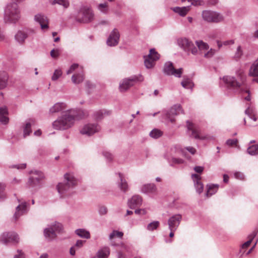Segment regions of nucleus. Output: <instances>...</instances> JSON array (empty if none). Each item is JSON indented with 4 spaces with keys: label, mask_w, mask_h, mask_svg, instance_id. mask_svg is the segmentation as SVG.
Wrapping results in <instances>:
<instances>
[{
    "label": "nucleus",
    "mask_w": 258,
    "mask_h": 258,
    "mask_svg": "<svg viewBox=\"0 0 258 258\" xmlns=\"http://www.w3.org/2000/svg\"><path fill=\"white\" fill-rule=\"evenodd\" d=\"M77 116V112L75 109L63 111L61 116L53 122L52 126L56 130H67L74 125Z\"/></svg>",
    "instance_id": "obj_1"
},
{
    "label": "nucleus",
    "mask_w": 258,
    "mask_h": 258,
    "mask_svg": "<svg viewBox=\"0 0 258 258\" xmlns=\"http://www.w3.org/2000/svg\"><path fill=\"white\" fill-rule=\"evenodd\" d=\"M64 182L59 183L57 185V189L59 194L64 197L69 195L68 192L77 184V180L73 175L66 173L64 175Z\"/></svg>",
    "instance_id": "obj_2"
},
{
    "label": "nucleus",
    "mask_w": 258,
    "mask_h": 258,
    "mask_svg": "<svg viewBox=\"0 0 258 258\" xmlns=\"http://www.w3.org/2000/svg\"><path fill=\"white\" fill-rule=\"evenodd\" d=\"M20 18V11L17 4L11 3L8 4L5 10V21L15 23Z\"/></svg>",
    "instance_id": "obj_3"
},
{
    "label": "nucleus",
    "mask_w": 258,
    "mask_h": 258,
    "mask_svg": "<svg viewBox=\"0 0 258 258\" xmlns=\"http://www.w3.org/2000/svg\"><path fill=\"white\" fill-rule=\"evenodd\" d=\"M223 81L226 87L232 90L234 93L242 92L243 87L245 85L243 81L241 83L238 82L235 77L229 76L223 77Z\"/></svg>",
    "instance_id": "obj_4"
},
{
    "label": "nucleus",
    "mask_w": 258,
    "mask_h": 258,
    "mask_svg": "<svg viewBox=\"0 0 258 258\" xmlns=\"http://www.w3.org/2000/svg\"><path fill=\"white\" fill-rule=\"evenodd\" d=\"M94 19V14L92 10L87 7H82L77 15L76 20L78 22L88 23L92 22Z\"/></svg>",
    "instance_id": "obj_5"
},
{
    "label": "nucleus",
    "mask_w": 258,
    "mask_h": 258,
    "mask_svg": "<svg viewBox=\"0 0 258 258\" xmlns=\"http://www.w3.org/2000/svg\"><path fill=\"white\" fill-rule=\"evenodd\" d=\"M202 18L205 21L210 23H219L224 20V17L221 14L209 10L202 12Z\"/></svg>",
    "instance_id": "obj_6"
},
{
    "label": "nucleus",
    "mask_w": 258,
    "mask_h": 258,
    "mask_svg": "<svg viewBox=\"0 0 258 258\" xmlns=\"http://www.w3.org/2000/svg\"><path fill=\"white\" fill-rule=\"evenodd\" d=\"M19 240L18 234L14 231L4 232L0 236V241L5 245L10 243L17 244Z\"/></svg>",
    "instance_id": "obj_7"
},
{
    "label": "nucleus",
    "mask_w": 258,
    "mask_h": 258,
    "mask_svg": "<svg viewBox=\"0 0 258 258\" xmlns=\"http://www.w3.org/2000/svg\"><path fill=\"white\" fill-rule=\"evenodd\" d=\"M178 45L185 51L196 55L198 53V48L195 46L193 42L186 38H180L178 40Z\"/></svg>",
    "instance_id": "obj_8"
},
{
    "label": "nucleus",
    "mask_w": 258,
    "mask_h": 258,
    "mask_svg": "<svg viewBox=\"0 0 258 258\" xmlns=\"http://www.w3.org/2000/svg\"><path fill=\"white\" fill-rule=\"evenodd\" d=\"M100 130L101 127L97 123H89L84 125L80 130V133L82 135L91 136L99 132Z\"/></svg>",
    "instance_id": "obj_9"
},
{
    "label": "nucleus",
    "mask_w": 258,
    "mask_h": 258,
    "mask_svg": "<svg viewBox=\"0 0 258 258\" xmlns=\"http://www.w3.org/2000/svg\"><path fill=\"white\" fill-rule=\"evenodd\" d=\"M182 72V68L175 69L173 63L171 62H167L164 64L163 73L166 75H173L176 77L180 78Z\"/></svg>",
    "instance_id": "obj_10"
},
{
    "label": "nucleus",
    "mask_w": 258,
    "mask_h": 258,
    "mask_svg": "<svg viewBox=\"0 0 258 258\" xmlns=\"http://www.w3.org/2000/svg\"><path fill=\"white\" fill-rule=\"evenodd\" d=\"M33 173V175L29 178L28 184L31 187L39 186L44 178V174L39 171H35Z\"/></svg>",
    "instance_id": "obj_11"
},
{
    "label": "nucleus",
    "mask_w": 258,
    "mask_h": 258,
    "mask_svg": "<svg viewBox=\"0 0 258 258\" xmlns=\"http://www.w3.org/2000/svg\"><path fill=\"white\" fill-rule=\"evenodd\" d=\"M180 113H183V110L180 104H175L166 113V117L171 122H174L175 119L173 117Z\"/></svg>",
    "instance_id": "obj_12"
},
{
    "label": "nucleus",
    "mask_w": 258,
    "mask_h": 258,
    "mask_svg": "<svg viewBox=\"0 0 258 258\" xmlns=\"http://www.w3.org/2000/svg\"><path fill=\"white\" fill-rule=\"evenodd\" d=\"M138 78L135 76L123 79L119 84V89L120 92H125L133 86L137 82Z\"/></svg>",
    "instance_id": "obj_13"
},
{
    "label": "nucleus",
    "mask_w": 258,
    "mask_h": 258,
    "mask_svg": "<svg viewBox=\"0 0 258 258\" xmlns=\"http://www.w3.org/2000/svg\"><path fill=\"white\" fill-rule=\"evenodd\" d=\"M120 34L118 30L114 28L109 35L107 40V44L110 46H114L118 44Z\"/></svg>",
    "instance_id": "obj_14"
},
{
    "label": "nucleus",
    "mask_w": 258,
    "mask_h": 258,
    "mask_svg": "<svg viewBox=\"0 0 258 258\" xmlns=\"http://www.w3.org/2000/svg\"><path fill=\"white\" fill-rule=\"evenodd\" d=\"M28 212L27 203L23 202L20 203L16 208V212L14 214L13 218L17 220L20 216L26 214Z\"/></svg>",
    "instance_id": "obj_15"
},
{
    "label": "nucleus",
    "mask_w": 258,
    "mask_h": 258,
    "mask_svg": "<svg viewBox=\"0 0 258 258\" xmlns=\"http://www.w3.org/2000/svg\"><path fill=\"white\" fill-rule=\"evenodd\" d=\"M34 20L40 24L42 29L48 28V20L45 15L37 14L34 17Z\"/></svg>",
    "instance_id": "obj_16"
},
{
    "label": "nucleus",
    "mask_w": 258,
    "mask_h": 258,
    "mask_svg": "<svg viewBox=\"0 0 258 258\" xmlns=\"http://www.w3.org/2000/svg\"><path fill=\"white\" fill-rule=\"evenodd\" d=\"M142 198L139 195H134L128 200L127 205L131 209H135L142 205Z\"/></svg>",
    "instance_id": "obj_17"
},
{
    "label": "nucleus",
    "mask_w": 258,
    "mask_h": 258,
    "mask_svg": "<svg viewBox=\"0 0 258 258\" xmlns=\"http://www.w3.org/2000/svg\"><path fill=\"white\" fill-rule=\"evenodd\" d=\"M141 192L144 194L156 195L157 194L156 186L153 183L146 184L141 188Z\"/></svg>",
    "instance_id": "obj_18"
},
{
    "label": "nucleus",
    "mask_w": 258,
    "mask_h": 258,
    "mask_svg": "<svg viewBox=\"0 0 258 258\" xmlns=\"http://www.w3.org/2000/svg\"><path fill=\"white\" fill-rule=\"evenodd\" d=\"M56 227H48L44 230V235L48 241H51L56 237Z\"/></svg>",
    "instance_id": "obj_19"
},
{
    "label": "nucleus",
    "mask_w": 258,
    "mask_h": 258,
    "mask_svg": "<svg viewBox=\"0 0 258 258\" xmlns=\"http://www.w3.org/2000/svg\"><path fill=\"white\" fill-rule=\"evenodd\" d=\"M191 176L193 180L194 181L195 186L197 191L199 194L202 193L203 191L204 185L200 181L201 177L197 174H192Z\"/></svg>",
    "instance_id": "obj_20"
},
{
    "label": "nucleus",
    "mask_w": 258,
    "mask_h": 258,
    "mask_svg": "<svg viewBox=\"0 0 258 258\" xmlns=\"http://www.w3.org/2000/svg\"><path fill=\"white\" fill-rule=\"evenodd\" d=\"M28 37V34L24 31L19 30L15 35L16 41L20 44H23L26 39Z\"/></svg>",
    "instance_id": "obj_21"
},
{
    "label": "nucleus",
    "mask_w": 258,
    "mask_h": 258,
    "mask_svg": "<svg viewBox=\"0 0 258 258\" xmlns=\"http://www.w3.org/2000/svg\"><path fill=\"white\" fill-rule=\"evenodd\" d=\"M8 110L6 106L0 107V122L4 124L8 123L9 119L8 117Z\"/></svg>",
    "instance_id": "obj_22"
},
{
    "label": "nucleus",
    "mask_w": 258,
    "mask_h": 258,
    "mask_svg": "<svg viewBox=\"0 0 258 258\" xmlns=\"http://www.w3.org/2000/svg\"><path fill=\"white\" fill-rule=\"evenodd\" d=\"M67 108V105L63 102H58L55 103L49 109V112L54 113L61 111Z\"/></svg>",
    "instance_id": "obj_23"
},
{
    "label": "nucleus",
    "mask_w": 258,
    "mask_h": 258,
    "mask_svg": "<svg viewBox=\"0 0 258 258\" xmlns=\"http://www.w3.org/2000/svg\"><path fill=\"white\" fill-rule=\"evenodd\" d=\"M182 219V216L181 215L177 214L172 216L170 217L168 221L169 226H178Z\"/></svg>",
    "instance_id": "obj_24"
},
{
    "label": "nucleus",
    "mask_w": 258,
    "mask_h": 258,
    "mask_svg": "<svg viewBox=\"0 0 258 258\" xmlns=\"http://www.w3.org/2000/svg\"><path fill=\"white\" fill-rule=\"evenodd\" d=\"M173 12L178 14L180 16H185L190 10V6L179 7H176L172 8Z\"/></svg>",
    "instance_id": "obj_25"
},
{
    "label": "nucleus",
    "mask_w": 258,
    "mask_h": 258,
    "mask_svg": "<svg viewBox=\"0 0 258 258\" xmlns=\"http://www.w3.org/2000/svg\"><path fill=\"white\" fill-rule=\"evenodd\" d=\"M186 125L188 130L191 131V135L194 138L196 139L203 140L204 139L203 137H201L198 134V132L194 128V124L189 120L186 121Z\"/></svg>",
    "instance_id": "obj_26"
},
{
    "label": "nucleus",
    "mask_w": 258,
    "mask_h": 258,
    "mask_svg": "<svg viewBox=\"0 0 258 258\" xmlns=\"http://www.w3.org/2000/svg\"><path fill=\"white\" fill-rule=\"evenodd\" d=\"M8 74L4 71H0V90L4 89L7 84Z\"/></svg>",
    "instance_id": "obj_27"
},
{
    "label": "nucleus",
    "mask_w": 258,
    "mask_h": 258,
    "mask_svg": "<svg viewBox=\"0 0 258 258\" xmlns=\"http://www.w3.org/2000/svg\"><path fill=\"white\" fill-rule=\"evenodd\" d=\"M207 190L206 192V196L207 197H210L217 191L219 188V185L214 184H208L207 185Z\"/></svg>",
    "instance_id": "obj_28"
},
{
    "label": "nucleus",
    "mask_w": 258,
    "mask_h": 258,
    "mask_svg": "<svg viewBox=\"0 0 258 258\" xmlns=\"http://www.w3.org/2000/svg\"><path fill=\"white\" fill-rule=\"evenodd\" d=\"M111 113L110 111H106L105 110H100L96 111L94 113V117L97 120H100L102 119L105 115H108Z\"/></svg>",
    "instance_id": "obj_29"
},
{
    "label": "nucleus",
    "mask_w": 258,
    "mask_h": 258,
    "mask_svg": "<svg viewBox=\"0 0 258 258\" xmlns=\"http://www.w3.org/2000/svg\"><path fill=\"white\" fill-rule=\"evenodd\" d=\"M84 80V74L83 73H78L74 74L72 77V80L73 83L75 84H80Z\"/></svg>",
    "instance_id": "obj_30"
},
{
    "label": "nucleus",
    "mask_w": 258,
    "mask_h": 258,
    "mask_svg": "<svg viewBox=\"0 0 258 258\" xmlns=\"http://www.w3.org/2000/svg\"><path fill=\"white\" fill-rule=\"evenodd\" d=\"M109 254V248L108 247H104L98 250L97 256L98 258H107Z\"/></svg>",
    "instance_id": "obj_31"
},
{
    "label": "nucleus",
    "mask_w": 258,
    "mask_h": 258,
    "mask_svg": "<svg viewBox=\"0 0 258 258\" xmlns=\"http://www.w3.org/2000/svg\"><path fill=\"white\" fill-rule=\"evenodd\" d=\"M118 175L120 180V183L119 184V187L123 192H126L128 189L127 183L126 181L123 179L122 175L120 173H118Z\"/></svg>",
    "instance_id": "obj_32"
},
{
    "label": "nucleus",
    "mask_w": 258,
    "mask_h": 258,
    "mask_svg": "<svg viewBox=\"0 0 258 258\" xmlns=\"http://www.w3.org/2000/svg\"><path fill=\"white\" fill-rule=\"evenodd\" d=\"M249 75L258 76V58L251 66L249 70Z\"/></svg>",
    "instance_id": "obj_33"
},
{
    "label": "nucleus",
    "mask_w": 258,
    "mask_h": 258,
    "mask_svg": "<svg viewBox=\"0 0 258 258\" xmlns=\"http://www.w3.org/2000/svg\"><path fill=\"white\" fill-rule=\"evenodd\" d=\"M77 235L82 238L88 239L90 238V233L84 229H78L75 231Z\"/></svg>",
    "instance_id": "obj_34"
},
{
    "label": "nucleus",
    "mask_w": 258,
    "mask_h": 258,
    "mask_svg": "<svg viewBox=\"0 0 258 258\" xmlns=\"http://www.w3.org/2000/svg\"><path fill=\"white\" fill-rule=\"evenodd\" d=\"M247 153L251 156L258 155V145H252L247 149Z\"/></svg>",
    "instance_id": "obj_35"
},
{
    "label": "nucleus",
    "mask_w": 258,
    "mask_h": 258,
    "mask_svg": "<svg viewBox=\"0 0 258 258\" xmlns=\"http://www.w3.org/2000/svg\"><path fill=\"white\" fill-rule=\"evenodd\" d=\"M181 85L185 89L192 88L194 86L191 80L189 78H185V77H184L183 80L181 83Z\"/></svg>",
    "instance_id": "obj_36"
},
{
    "label": "nucleus",
    "mask_w": 258,
    "mask_h": 258,
    "mask_svg": "<svg viewBox=\"0 0 258 258\" xmlns=\"http://www.w3.org/2000/svg\"><path fill=\"white\" fill-rule=\"evenodd\" d=\"M148 57L155 61L159 59L160 54L156 51L155 49L152 48L150 50Z\"/></svg>",
    "instance_id": "obj_37"
},
{
    "label": "nucleus",
    "mask_w": 258,
    "mask_h": 258,
    "mask_svg": "<svg viewBox=\"0 0 258 258\" xmlns=\"http://www.w3.org/2000/svg\"><path fill=\"white\" fill-rule=\"evenodd\" d=\"M196 43L200 50H207L209 48V45L202 40L196 41Z\"/></svg>",
    "instance_id": "obj_38"
},
{
    "label": "nucleus",
    "mask_w": 258,
    "mask_h": 258,
    "mask_svg": "<svg viewBox=\"0 0 258 258\" xmlns=\"http://www.w3.org/2000/svg\"><path fill=\"white\" fill-rule=\"evenodd\" d=\"M162 132L158 129H154L150 133V136L154 139L159 138L162 136Z\"/></svg>",
    "instance_id": "obj_39"
},
{
    "label": "nucleus",
    "mask_w": 258,
    "mask_h": 258,
    "mask_svg": "<svg viewBox=\"0 0 258 258\" xmlns=\"http://www.w3.org/2000/svg\"><path fill=\"white\" fill-rule=\"evenodd\" d=\"M31 122H27L26 123V125L24 128V137H26L27 136H29L30 133L32 132V130L31 128Z\"/></svg>",
    "instance_id": "obj_40"
},
{
    "label": "nucleus",
    "mask_w": 258,
    "mask_h": 258,
    "mask_svg": "<svg viewBox=\"0 0 258 258\" xmlns=\"http://www.w3.org/2000/svg\"><path fill=\"white\" fill-rule=\"evenodd\" d=\"M145 66L147 69H151L155 65V61L148 57V55L145 58Z\"/></svg>",
    "instance_id": "obj_41"
},
{
    "label": "nucleus",
    "mask_w": 258,
    "mask_h": 258,
    "mask_svg": "<svg viewBox=\"0 0 258 258\" xmlns=\"http://www.w3.org/2000/svg\"><path fill=\"white\" fill-rule=\"evenodd\" d=\"M123 235V233L122 232L118 231L116 230H113L110 234L109 238L110 239H112L115 237L121 238H122Z\"/></svg>",
    "instance_id": "obj_42"
},
{
    "label": "nucleus",
    "mask_w": 258,
    "mask_h": 258,
    "mask_svg": "<svg viewBox=\"0 0 258 258\" xmlns=\"http://www.w3.org/2000/svg\"><path fill=\"white\" fill-rule=\"evenodd\" d=\"M243 53V50L242 49L241 46L239 45L236 48L234 57L236 59H239L242 56Z\"/></svg>",
    "instance_id": "obj_43"
},
{
    "label": "nucleus",
    "mask_w": 258,
    "mask_h": 258,
    "mask_svg": "<svg viewBox=\"0 0 258 258\" xmlns=\"http://www.w3.org/2000/svg\"><path fill=\"white\" fill-rule=\"evenodd\" d=\"M98 9L102 13L106 14L108 12V6L107 3L100 4L98 6Z\"/></svg>",
    "instance_id": "obj_44"
},
{
    "label": "nucleus",
    "mask_w": 258,
    "mask_h": 258,
    "mask_svg": "<svg viewBox=\"0 0 258 258\" xmlns=\"http://www.w3.org/2000/svg\"><path fill=\"white\" fill-rule=\"evenodd\" d=\"M251 242L252 241H251V240H248V241H247L246 242H244V243H243L241 245L240 249L239 250V253H241L240 255V257H242V256H243V255L244 254V251H242V249L247 248L250 245V244H251Z\"/></svg>",
    "instance_id": "obj_45"
},
{
    "label": "nucleus",
    "mask_w": 258,
    "mask_h": 258,
    "mask_svg": "<svg viewBox=\"0 0 258 258\" xmlns=\"http://www.w3.org/2000/svg\"><path fill=\"white\" fill-rule=\"evenodd\" d=\"M62 75V71L60 69H56L54 71L52 76V81L57 80Z\"/></svg>",
    "instance_id": "obj_46"
},
{
    "label": "nucleus",
    "mask_w": 258,
    "mask_h": 258,
    "mask_svg": "<svg viewBox=\"0 0 258 258\" xmlns=\"http://www.w3.org/2000/svg\"><path fill=\"white\" fill-rule=\"evenodd\" d=\"M243 93H246L248 94V95L246 97H244V99L248 101H250L251 100V97H250V91L249 90L247 87L245 85V84L243 87L242 92H240V93L242 94Z\"/></svg>",
    "instance_id": "obj_47"
},
{
    "label": "nucleus",
    "mask_w": 258,
    "mask_h": 258,
    "mask_svg": "<svg viewBox=\"0 0 258 258\" xmlns=\"http://www.w3.org/2000/svg\"><path fill=\"white\" fill-rule=\"evenodd\" d=\"M53 4H58L62 5L64 8H67L69 6V3L67 0H54Z\"/></svg>",
    "instance_id": "obj_48"
},
{
    "label": "nucleus",
    "mask_w": 258,
    "mask_h": 258,
    "mask_svg": "<svg viewBox=\"0 0 258 258\" xmlns=\"http://www.w3.org/2000/svg\"><path fill=\"white\" fill-rule=\"evenodd\" d=\"M238 143V140L236 139H228L226 141V144L229 146H236Z\"/></svg>",
    "instance_id": "obj_49"
},
{
    "label": "nucleus",
    "mask_w": 258,
    "mask_h": 258,
    "mask_svg": "<svg viewBox=\"0 0 258 258\" xmlns=\"http://www.w3.org/2000/svg\"><path fill=\"white\" fill-rule=\"evenodd\" d=\"M258 233V229H254L250 234L248 235V239L252 241Z\"/></svg>",
    "instance_id": "obj_50"
},
{
    "label": "nucleus",
    "mask_w": 258,
    "mask_h": 258,
    "mask_svg": "<svg viewBox=\"0 0 258 258\" xmlns=\"http://www.w3.org/2000/svg\"><path fill=\"white\" fill-rule=\"evenodd\" d=\"M98 212L100 215H103L107 213V209L105 206H100L99 207Z\"/></svg>",
    "instance_id": "obj_51"
},
{
    "label": "nucleus",
    "mask_w": 258,
    "mask_h": 258,
    "mask_svg": "<svg viewBox=\"0 0 258 258\" xmlns=\"http://www.w3.org/2000/svg\"><path fill=\"white\" fill-rule=\"evenodd\" d=\"M79 68V64L77 63L73 64L70 68V69L67 71V74H70L73 73L76 69Z\"/></svg>",
    "instance_id": "obj_52"
},
{
    "label": "nucleus",
    "mask_w": 258,
    "mask_h": 258,
    "mask_svg": "<svg viewBox=\"0 0 258 258\" xmlns=\"http://www.w3.org/2000/svg\"><path fill=\"white\" fill-rule=\"evenodd\" d=\"M245 113L248 116H251L254 114V109L248 106L245 110Z\"/></svg>",
    "instance_id": "obj_53"
},
{
    "label": "nucleus",
    "mask_w": 258,
    "mask_h": 258,
    "mask_svg": "<svg viewBox=\"0 0 258 258\" xmlns=\"http://www.w3.org/2000/svg\"><path fill=\"white\" fill-rule=\"evenodd\" d=\"M59 55V52L58 49H52L50 51V55L52 58H57Z\"/></svg>",
    "instance_id": "obj_54"
},
{
    "label": "nucleus",
    "mask_w": 258,
    "mask_h": 258,
    "mask_svg": "<svg viewBox=\"0 0 258 258\" xmlns=\"http://www.w3.org/2000/svg\"><path fill=\"white\" fill-rule=\"evenodd\" d=\"M5 185L4 184L0 183V200L4 199L5 197L3 194V191L5 189Z\"/></svg>",
    "instance_id": "obj_55"
},
{
    "label": "nucleus",
    "mask_w": 258,
    "mask_h": 258,
    "mask_svg": "<svg viewBox=\"0 0 258 258\" xmlns=\"http://www.w3.org/2000/svg\"><path fill=\"white\" fill-rule=\"evenodd\" d=\"M17 254H16L14 258H25V253L22 251V250L18 249L17 250Z\"/></svg>",
    "instance_id": "obj_56"
},
{
    "label": "nucleus",
    "mask_w": 258,
    "mask_h": 258,
    "mask_svg": "<svg viewBox=\"0 0 258 258\" xmlns=\"http://www.w3.org/2000/svg\"><path fill=\"white\" fill-rule=\"evenodd\" d=\"M215 53V50L213 49H211L208 52L205 53L204 57L206 58L211 57L214 55Z\"/></svg>",
    "instance_id": "obj_57"
},
{
    "label": "nucleus",
    "mask_w": 258,
    "mask_h": 258,
    "mask_svg": "<svg viewBox=\"0 0 258 258\" xmlns=\"http://www.w3.org/2000/svg\"><path fill=\"white\" fill-rule=\"evenodd\" d=\"M234 177L238 179L243 180L244 178V176L243 173L240 172H236L234 174Z\"/></svg>",
    "instance_id": "obj_58"
},
{
    "label": "nucleus",
    "mask_w": 258,
    "mask_h": 258,
    "mask_svg": "<svg viewBox=\"0 0 258 258\" xmlns=\"http://www.w3.org/2000/svg\"><path fill=\"white\" fill-rule=\"evenodd\" d=\"M103 155L109 161H111L113 159L112 155L108 152H103Z\"/></svg>",
    "instance_id": "obj_59"
},
{
    "label": "nucleus",
    "mask_w": 258,
    "mask_h": 258,
    "mask_svg": "<svg viewBox=\"0 0 258 258\" xmlns=\"http://www.w3.org/2000/svg\"><path fill=\"white\" fill-rule=\"evenodd\" d=\"M13 168H16L18 169H25L26 167V164L23 163L18 165H14L12 166Z\"/></svg>",
    "instance_id": "obj_60"
},
{
    "label": "nucleus",
    "mask_w": 258,
    "mask_h": 258,
    "mask_svg": "<svg viewBox=\"0 0 258 258\" xmlns=\"http://www.w3.org/2000/svg\"><path fill=\"white\" fill-rule=\"evenodd\" d=\"M136 214L145 215L146 214V210L145 209H137L135 211Z\"/></svg>",
    "instance_id": "obj_61"
},
{
    "label": "nucleus",
    "mask_w": 258,
    "mask_h": 258,
    "mask_svg": "<svg viewBox=\"0 0 258 258\" xmlns=\"http://www.w3.org/2000/svg\"><path fill=\"white\" fill-rule=\"evenodd\" d=\"M234 43V40L233 39L224 41L223 42L224 45H231Z\"/></svg>",
    "instance_id": "obj_62"
},
{
    "label": "nucleus",
    "mask_w": 258,
    "mask_h": 258,
    "mask_svg": "<svg viewBox=\"0 0 258 258\" xmlns=\"http://www.w3.org/2000/svg\"><path fill=\"white\" fill-rule=\"evenodd\" d=\"M194 170L198 173H202L204 170V168L202 166H197L194 168Z\"/></svg>",
    "instance_id": "obj_63"
},
{
    "label": "nucleus",
    "mask_w": 258,
    "mask_h": 258,
    "mask_svg": "<svg viewBox=\"0 0 258 258\" xmlns=\"http://www.w3.org/2000/svg\"><path fill=\"white\" fill-rule=\"evenodd\" d=\"M84 242H85V241L78 240L77 241L75 246L78 247H81L83 246Z\"/></svg>",
    "instance_id": "obj_64"
}]
</instances>
